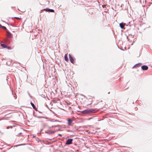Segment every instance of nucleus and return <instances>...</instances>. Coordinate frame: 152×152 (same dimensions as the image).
Here are the masks:
<instances>
[{"label":"nucleus","instance_id":"nucleus-1","mask_svg":"<svg viewBox=\"0 0 152 152\" xmlns=\"http://www.w3.org/2000/svg\"><path fill=\"white\" fill-rule=\"evenodd\" d=\"M97 111L96 109H89L82 111L81 113L83 114H89L95 113Z\"/></svg>","mask_w":152,"mask_h":152},{"label":"nucleus","instance_id":"nucleus-2","mask_svg":"<svg viewBox=\"0 0 152 152\" xmlns=\"http://www.w3.org/2000/svg\"><path fill=\"white\" fill-rule=\"evenodd\" d=\"M73 139H67L66 142V145H69L72 144V142Z\"/></svg>","mask_w":152,"mask_h":152},{"label":"nucleus","instance_id":"nucleus-3","mask_svg":"<svg viewBox=\"0 0 152 152\" xmlns=\"http://www.w3.org/2000/svg\"><path fill=\"white\" fill-rule=\"evenodd\" d=\"M69 56L70 61L72 63H73L74 62V60L73 57H72L71 55L70 54H69Z\"/></svg>","mask_w":152,"mask_h":152},{"label":"nucleus","instance_id":"nucleus-4","mask_svg":"<svg viewBox=\"0 0 152 152\" xmlns=\"http://www.w3.org/2000/svg\"><path fill=\"white\" fill-rule=\"evenodd\" d=\"M67 121L68 122V125L69 126L71 125L72 124V123L73 120L70 118H69L67 119Z\"/></svg>","mask_w":152,"mask_h":152},{"label":"nucleus","instance_id":"nucleus-5","mask_svg":"<svg viewBox=\"0 0 152 152\" xmlns=\"http://www.w3.org/2000/svg\"><path fill=\"white\" fill-rule=\"evenodd\" d=\"M142 69L143 70H146L148 69V67L146 65H143L142 66Z\"/></svg>","mask_w":152,"mask_h":152},{"label":"nucleus","instance_id":"nucleus-6","mask_svg":"<svg viewBox=\"0 0 152 152\" xmlns=\"http://www.w3.org/2000/svg\"><path fill=\"white\" fill-rule=\"evenodd\" d=\"M125 24H126L125 23H122L119 24L121 28H124Z\"/></svg>","mask_w":152,"mask_h":152},{"label":"nucleus","instance_id":"nucleus-7","mask_svg":"<svg viewBox=\"0 0 152 152\" xmlns=\"http://www.w3.org/2000/svg\"><path fill=\"white\" fill-rule=\"evenodd\" d=\"M56 132V131H50L48 132H46V133H47V134H52Z\"/></svg>","mask_w":152,"mask_h":152},{"label":"nucleus","instance_id":"nucleus-8","mask_svg":"<svg viewBox=\"0 0 152 152\" xmlns=\"http://www.w3.org/2000/svg\"><path fill=\"white\" fill-rule=\"evenodd\" d=\"M64 58L65 60L66 61H67L68 60V59L67 56V54H66L64 56Z\"/></svg>","mask_w":152,"mask_h":152},{"label":"nucleus","instance_id":"nucleus-9","mask_svg":"<svg viewBox=\"0 0 152 152\" xmlns=\"http://www.w3.org/2000/svg\"><path fill=\"white\" fill-rule=\"evenodd\" d=\"M7 36L8 37L10 38L12 37V34L10 32H7Z\"/></svg>","mask_w":152,"mask_h":152},{"label":"nucleus","instance_id":"nucleus-10","mask_svg":"<svg viewBox=\"0 0 152 152\" xmlns=\"http://www.w3.org/2000/svg\"><path fill=\"white\" fill-rule=\"evenodd\" d=\"M142 65V64L141 63H139L137 64H136L133 67L137 66L139 67L140 66Z\"/></svg>","mask_w":152,"mask_h":152},{"label":"nucleus","instance_id":"nucleus-11","mask_svg":"<svg viewBox=\"0 0 152 152\" xmlns=\"http://www.w3.org/2000/svg\"><path fill=\"white\" fill-rule=\"evenodd\" d=\"M31 105H32V107H33V108L34 109H35L36 108V107L34 105V104L33 103H32L31 102Z\"/></svg>","mask_w":152,"mask_h":152},{"label":"nucleus","instance_id":"nucleus-12","mask_svg":"<svg viewBox=\"0 0 152 152\" xmlns=\"http://www.w3.org/2000/svg\"><path fill=\"white\" fill-rule=\"evenodd\" d=\"M1 46L2 47H3L4 48H6L7 46V45H5L4 44H1Z\"/></svg>","mask_w":152,"mask_h":152},{"label":"nucleus","instance_id":"nucleus-13","mask_svg":"<svg viewBox=\"0 0 152 152\" xmlns=\"http://www.w3.org/2000/svg\"><path fill=\"white\" fill-rule=\"evenodd\" d=\"M49 12H54V10H52V9H49Z\"/></svg>","mask_w":152,"mask_h":152},{"label":"nucleus","instance_id":"nucleus-14","mask_svg":"<svg viewBox=\"0 0 152 152\" xmlns=\"http://www.w3.org/2000/svg\"><path fill=\"white\" fill-rule=\"evenodd\" d=\"M43 127H45L47 126V124L45 123H44L43 124Z\"/></svg>","mask_w":152,"mask_h":152},{"label":"nucleus","instance_id":"nucleus-15","mask_svg":"<svg viewBox=\"0 0 152 152\" xmlns=\"http://www.w3.org/2000/svg\"><path fill=\"white\" fill-rule=\"evenodd\" d=\"M49 9L48 8H46L45 9H44L43 10H42V11H43V10H45L47 12H49Z\"/></svg>","mask_w":152,"mask_h":152},{"label":"nucleus","instance_id":"nucleus-16","mask_svg":"<svg viewBox=\"0 0 152 152\" xmlns=\"http://www.w3.org/2000/svg\"><path fill=\"white\" fill-rule=\"evenodd\" d=\"M1 27L5 30H7V28L5 26H2Z\"/></svg>","mask_w":152,"mask_h":152},{"label":"nucleus","instance_id":"nucleus-17","mask_svg":"<svg viewBox=\"0 0 152 152\" xmlns=\"http://www.w3.org/2000/svg\"><path fill=\"white\" fill-rule=\"evenodd\" d=\"M37 117L38 118H45L46 119L47 118H45L43 116H38Z\"/></svg>","mask_w":152,"mask_h":152},{"label":"nucleus","instance_id":"nucleus-18","mask_svg":"<svg viewBox=\"0 0 152 152\" xmlns=\"http://www.w3.org/2000/svg\"><path fill=\"white\" fill-rule=\"evenodd\" d=\"M51 122H58V121L56 120H52L50 121Z\"/></svg>","mask_w":152,"mask_h":152},{"label":"nucleus","instance_id":"nucleus-19","mask_svg":"<svg viewBox=\"0 0 152 152\" xmlns=\"http://www.w3.org/2000/svg\"><path fill=\"white\" fill-rule=\"evenodd\" d=\"M43 130V129H41L40 130V133H41V132H42V131Z\"/></svg>","mask_w":152,"mask_h":152},{"label":"nucleus","instance_id":"nucleus-20","mask_svg":"<svg viewBox=\"0 0 152 152\" xmlns=\"http://www.w3.org/2000/svg\"><path fill=\"white\" fill-rule=\"evenodd\" d=\"M15 18H16L18 19H20V18H18V17H15Z\"/></svg>","mask_w":152,"mask_h":152},{"label":"nucleus","instance_id":"nucleus-21","mask_svg":"<svg viewBox=\"0 0 152 152\" xmlns=\"http://www.w3.org/2000/svg\"><path fill=\"white\" fill-rule=\"evenodd\" d=\"M58 135H59V136H61H61H62L61 134H58Z\"/></svg>","mask_w":152,"mask_h":152},{"label":"nucleus","instance_id":"nucleus-22","mask_svg":"<svg viewBox=\"0 0 152 152\" xmlns=\"http://www.w3.org/2000/svg\"><path fill=\"white\" fill-rule=\"evenodd\" d=\"M7 48L8 49H10L11 48L9 46Z\"/></svg>","mask_w":152,"mask_h":152},{"label":"nucleus","instance_id":"nucleus-23","mask_svg":"<svg viewBox=\"0 0 152 152\" xmlns=\"http://www.w3.org/2000/svg\"><path fill=\"white\" fill-rule=\"evenodd\" d=\"M48 128H49V129H51L52 128H51V127H48Z\"/></svg>","mask_w":152,"mask_h":152},{"label":"nucleus","instance_id":"nucleus-24","mask_svg":"<svg viewBox=\"0 0 152 152\" xmlns=\"http://www.w3.org/2000/svg\"><path fill=\"white\" fill-rule=\"evenodd\" d=\"M54 126H51V128H53V127H54Z\"/></svg>","mask_w":152,"mask_h":152},{"label":"nucleus","instance_id":"nucleus-25","mask_svg":"<svg viewBox=\"0 0 152 152\" xmlns=\"http://www.w3.org/2000/svg\"><path fill=\"white\" fill-rule=\"evenodd\" d=\"M54 127H56L57 126L56 125H54Z\"/></svg>","mask_w":152,"mask_h":152},{"label":"nucleus","instance_id":"nucleus-26","mask_svg":"<svg viewBox=\"0 0 152 152\" xmlns=\"http://www.w3.org/2000/svg\"><path fill=\"white\" fill-rule=\"evenodd\" d=\"M2 26L0 24V26L1 27V26Z\"/></svg>","mask_w":152,"mask_h":152},{"label":"nucleus","instance_id":"nucleus-27","mask_svg":"<svg viewBox=\"0 0 152 152\" xmlns=\"http://www.w3.org/2000/svg\"><path fill=\"white\" fill-rule=\"evenodd\" d=\"M58 130L59 131H60L61 130L60 129H58Z\"/></svg>","mask_w":152,"mask_h":152},{"label":"nucleus","instance_id":"nucleus-28","mask_svg":"<svg viewBox=\"0 0 152 152\" xmlns=\"http://www.w3.org/2000/svg\"><path fill=\"white\" fill-rule=\"evenodd\" d=\"M21 133H19V134H21Z\"/></svg>","mask_w":152,"mask_h":152},{"label":"nucleus","instance_id":"nucleus-29","mask_svg":"<svg viewBox=\"0 0 152 152\" xmlns=\"http://www.w3.org/2000/svg\"><path fill=\"white\" fill-rule=\"evenodd\" d=\"M14 98H15V99H16V98H15V96H14Z\"/></svg>","mask_w":152,"mask_h":152},{"label":"nucleus","instance_id":"nucleus-30","mask_svg":"<svg viewBox=\"0 0 152 152\" xmlns=\"http://www.w3.org/2000/svg\"><path fill=\"white\" fill-rule=\"evenodd\" d=\"M110 92H108V94H109L110 93Z\"/></svg>","mask_w":152,"mask_h":152}]
</instances>
